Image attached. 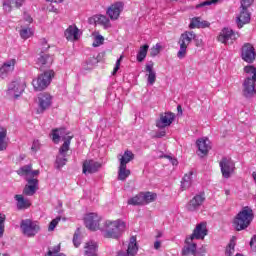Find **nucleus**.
<instances>
[{
	"mask_svg": "<svg viewBox=\"0 0 256 256\" xmlns=\"http://www.w3.org/2000/svg\"><path fill=\"white\" fill-rule=\"evenodd\" d=\"M28 184L23 189V195L33 197L39 190V180L37 178H30L27 180Z\"/></svg>",
	"mask_w": 256,
	"mask_h": 256,
	"instance_id": "18",
	"label": "nucleus"
},
{
	"mask_svg": "<svg viewBox=\"0 0 256 256\" xmlns=\"http://www.w3.org/2000/svg\"><path fill=\"white\" fill-rule=\"evenodd\" d=\"M98 63L99 60L95 56L90 57L87 61L88 69H93Z\"/></svg>",
	"mask_w": 256,
	"mask_h": 256,
	"instance_id": "44",
	"label": "nucleus"
},
{
	"mask_svg": "<svg viewBox=\"0 0 256 256\" xmlns=\"http://www.w3.org/2000/svg\"><path fill=\"white\" fill-rule=\"evenodd\" d=\"M90 21H94L95 25H102L105 29H109V27H111V21L103 14L94 15Z\"/></svg>",
	"mask_w": 256,
	"mask_h": 256,
	"instance_id": "25",
	"label": "nucleus"
},
{
	"mask_svg": "<svg viewBox=\"0 0 256 256\" xmlns=\"http://www.w3.org/2000/svg\"><path fill=\"white\" fill-rule=\"evenodd\" d=\"M154 63L150 62L149 64L145 65V71L148 72L147 77H148V83L150 85H154L155 81H157V73H155V70L153 69Z\"/></svg>",
	"mask_w": 256,
	"mask_h": 256,
	"instance_id": "30",
	"label": "nucleus"
},
{
	"mask_svg": "<svg viewBox=\"0 0 256 256\" xmlns=\"http://www.w3.org/2000/svg\"><path fill=\"white\" fill-rule=\"evenodd\" d=\"M236 39L237 34H235V32L229 28L222 29L218 36V41L220 43H224V45H231Z\"/></svg>",
	"mask_w": 256,
	"mask_h": 256,
	"instance_id": "14",
	"label": "nucleus"
},
{
	"mask_svg": "<svg viewBox=\"0 0 256 256\" xmlns=\"http://www.w3.org/2000/svg\"><path fill=\"white\" fill-rule=\"evenodd\" d=\"M21 7L20 3L17 0H4L3 10L6 13H11L13 9H19Z\"/></svg>",
	"mask_w": 256,
	"mask_h": 256,
	"instance_id": "33",
	"label": "nucleus"
},
{
	"mask_svg": "<svg viewBox=\"0 0 256 256\" xmlns=\"http://www.w3.org/2000/svg\"><path fill=\"white\" fill-rule=\"evenodd\" d=\"M142 199L144 205H148V203H153L157 199V194L153 192H142Z\"/></svg>",
	"mask_w": 256,
	"mask_h": 256,
	"instance_id": "37",
	"label": "nucleus"
},
{
	"mask_svg": "<svg viewBox=\"0 0 256 256\" xmlns=\"http://www.w3.org/2000/svg\"><path fill=\"white\" fill-rule=\"evenodd\" d=\"M175 121V114L173 112H165L160 114V118L156 120V127L158 129H165V127H170Z\"/></svg>",
	"mask_w": 256,
	"mask_h": 256,
	"instance_id": "12",
	"label": "nucleus"
},
{
	"mask_svg": "<svg viewBox=\"0 0 256 256\" xmlns=\"http://www.w3.org/2000/svg\"><path fill=\"white\" fill-rule=\"evenodd\" d=\"M52 99L53 97L49 93L40 94V96L38 97L39 109L37 110V113H44L45 111H47V109L51 107Z\"/></svg>",
	"mask_w": 256,
	"mask_h": 256,
	"instance_id": "17",
	"label": "nucleus"
},
{
	"mask_svg": "<svg viewBox=\"0 0 256 256\" xmlns=\"http://www.w3.org/2000/svg\"><path fill=\"white\" fill-rule=\"evenodd\" d=\"M222 177L229 179L235 172V163L231 159L222 158L219 162Z\"/></svg>",
	"mask_w": 256,
	"mask_h": 256,
	"instance_id": "9",
	"label": "nucleus"
},
{
	"mask_svg": "<svg viewBox=\"0 0 256 256\" xmlns=\"http://www.w3.org/2000/svg\"><path fill=\"white\" fill-rule=\"evenodd\" d=\"M33 170V165H25L17 170V174L20 176H27L31 174V171Z\"/></svg>",
	"mask_w": 256,
	"mask_h": 256,
	"instance_id": "39",
	"label": "nucleus"
},
{
	"mask_svg": "<svg viewBox=\"0 0 256 256\" xmlns=\"http://www.w3.org/2000/svg\"><path fill=\"white\" fill-rule=\"evenodd\" d=\"M17 63L16 59H11L5 62L0 67V78L3 79L4 77H7L9 73H12V71H15V64Z\"/></svg>",
	"mask_w": 256,
	"mask_h": 256,
	"instance_id": "21",
	"label": "nucleus"
},
{
	"mask_svg": "<svg viewBox=\"0 0 256 256\" xmlns=\"http://www.w3.org/2000/svg\"><path fill=\"white\" fill-rule=\"evenodd\" d=\"M244 73L250 77V79L256 81V68L253 65L244 67Z\"/></svg>",
	"mask_w": 256,
	"mask_h": 256,
	"instance_id": "38",
	"label": "nucleus"
},
{
	"mask_svg": "<svg viewBox=\"0 0 256 256\" xmlns=\"http://www.w3.org/2000/svg\"><path fill=\"white\" fill-rule=\"evenodd\" d=\"M251 21V13H249V10H240V15L237 17V25L239 29L243 28L244 25H247V23H250Z\"/></svg>",
	"mask_w": 256,
	"mask_h": 256,
	"instance_id": "26",
	"label": "nucleus"
},
{
	"mask_svg": "<svg viewBox=\"0 0 256 256\" xmlns=\"http://www.w3.org/2000/svg\"><path fill=\"white\" fill-rule=\"evenodd\" d=\"M39 170H34V171H30V177H37V175H39Z\"/></svg>",
	"mask_w": 256,
	"mask_h": 256,
	"instance_id": "57",
	"label": "nucleus"
},
{
	"mask_svg": "<svg viewBox=\"0 0 256 256\" xmlns=\"http://www.w3.org/2000/svg\"><path fill=\"white\" fill-rule=\"evenodd\" d=\"M25 21H27L28 23H33V18H31V16L27 15L25 17Z\"/></svg>",
	"mask_w": 256,
	"mask_h": 256,
	"instance_id": "60",
	"label": "nucleus"
},
{
	"mask_svg": "<svg viewBox=\"0 0 256 256\" xmlns=\"http://www.w3.org/2000/svg\"><path fill=\"white\" fill-rule=\"evenodd\" d=\"M254 0H241V9L248 10L251 5H253Z\"/></svg>",
	"mask_w": 256,
	"mask_h": 256,
	"instance_id": "47",
	"label": "nucleus"
},
{
	"mask_svg": "<svg viewBox=\"0 0 256 256\" xmlns=\"http://www.w3.org/2000/svg\"><path fill=\"white\" fill-rule=\"evenodd\" d=\"M53 77H55V71L48 70L44 73L40 74L37 79L32 81V85L35 91H43L51 85V81H53Z\"/></svg>",
	"mask_w": 256,
	"mask_h": 256,
	"instance_id": "5",
	"label": "nucleus"
},
{
	"mask_svg": "<svg viewBox=\"0 0 256 256\" xmlns=\"http://www.w3.org/2000/svg\"><path fill=\"white\" fill-rule=\"evenodd\" d=\"M195 37H197V35L193 31H185L180 35L178 41V45H180V49L177 53L178 59H185V57H187V47H189Z\"/></svg>",
	"mask_w": 256,
	"mask_h": 256,
	"instance_id": "4",
	"label": "nucleus"
},
{
	"mask_svg": "<svg viewBox=\"0 0 256 256\" xmlns=\"http://www.w3.org/2000/svg\"><path fill=\"white\" fill-rule=\"evenodd\" d=\"M33 31H31V28H24L20 30V37L22 39H29V37H32Z\"/></svg>",
	"mask_w": 256,
	"mask_h": 256,
	"instance_id": "42",
	"label": "nucleus"
},
{
	"mask_svg": "<svg viewBox=\"0 0 256 256\" xmlns=\"http://www.w3.org/2000/svg\"><path fill=\"white\" fill-rule=\"evenodd\" d=\"M235 254V242L231 241L226 247V256H233Z\"/></svg>",
	"mask_w": 256,
	"mask_h": 256,
	"instance_id": "43",
	"label": "nucleus"
},
{
	"mask_svg": "<svg viewBox=\"0 0 256 256\" xmlns=\"http://www.w3.org/2000/svg\"><path fill=\"white\" fill-rule=\"evenodd\" d=\"M209 230H207V222H201L196 225L193 233L187 237V241H193V239H205Z\"/></svg>",
	"mask_w": 256,
	"mask_h": 256,
	"instance_id": "10",
	"label": "nucleus"
},
{
	"mask_svg": "<svg viewBox=\"0 0 256 256\" xmlns=\"http://www.w3.org/2000/svg\"><path fill=\"white\" fill-rule=\"evenodd\" d=\"M99 223H101V216L97 213H88L84 216V225L90 231H98V229H100ZM126 227L127 224L121 219L114 221L107 220L101 228V231H103V237L105 239H119Z\"/></svg>",
	"mask_w": 256,
	"mask_h": 256,
	"instance_id": "1",
	"label": "nucleus"
},
{
	"mask_svg": "<svg viewBox=\"0 0 256 256\" xmlns=\"http://www.w3.org/2000/svg\"><path fill=\"white\" fill-rule=\"evenodd\" d=\"M205 194L204 192L200 193V194H196L188 203L187 205V209L188 211H198L201 207V205H203V203H205Z\"/></svg>",
	"mask_w": 256,
	"mask_h": 256,
	"instance_id": "16",
	"label": "nucleus"
},
{
	"mask_svg": "<svg viewBox=\"0 0 256 256\" xmlns=\"http://www.w3.org/2000/svg\"><path fill=\"white\" fill-rule=\"evenodd\" d=\"M217 0H207V1H204L198 5H196V9H199L201 7H207V5H213V3H216Z\"/></svg>",
	"mask_w": 256,
	"mask_h": 256,
	"instance_id": "50",
	"label": "nucleus"
},
{
	"mask_svg": "<svg viewBox=\"0 0 256 256\" xmlns=\"http://www.w3.org/2000/svg\"><path fill=\"white\" fill-rule=\"evenodd\" d=\"M20 229L26 237H35L36 233H39L41 227L37 222H33L31 219H25L21 221Z\"/></svg>",
	"mask_w": 256,
	"mask_h": 256,
	"instance_id": "7",
	"label": "nucleus"
},
{
	"mask_svg": "<svg viewBox=\"0 0 256 256\" xmlns=\"http://www.w3.org/2000/svg\"><path fill=\"white\" fill-rule=\"evenodd\" d=\"M177 111H178V113H183V108L181 107V105H178L177 106Z\"/></svg>",
	"mask_w": 256,
	"mask_h": 256,
	"instance_id": "62",
	"label": "nucleus"
},
{
	"mask_svg": "<svg viewBox=\"0 0 256 256\" xmlns=\"http://www.w3.org/2000/svg\"><path fill=\"white\" fill-rule=\"evenodd\" d=\"M139 246H137V237L131 236L128 244L127 252L118 251L117 256H137Z\"/></svg>",
	"mask_w": 256,
	"mask_h": 256,
	"instance_id": "15",
	"label": "nucleus"
},
{
	"mask_svg": "<svg viewBox=\"0 0 256 256\" xmlns=\"http://www.w3.org/2000/svg\"><path fill=\"white\" fill-rule=\"evenodd\" d=\"M50 3H63L65 0H47Z\"/></svg>",
	"mask_w": 256,
	"mask_h": 256,
	"instance_id": "61",
	"label": "nucleus"
},
{
	"mask_svg": "<svg viewBox=\"0 0 256 256\" xmlns=\"http://www.w3.org/2000/svg\"><path fill=\"white\" fill-rule=\"evenodd\" d=\"M241 58L246 63H253L256 59L255 47L251 43H245L242 47Z\"/></svg>",
	"mask_w": 256,
	"mask_h": 256,
	"instance_id": "13",
	"label": "nucleus"
},
{
	"mask_svg": "<svg viewBox=\"0 0 256 256\" xmlns=\"http://www.w3.org/2000/svg\"><path fill=\"white\" fill-rule=\"evenodd\" d=\"M99 249V245L97 242L93 240H89L85 243L84 246V255L85 256H98L97 251Z\"/></svg>",
	"mask_w": 256,
	"mask_h": 256,
	"instance_id": "23",
	"label": "nucleus"
},
{
	"mask_svg": "<svg viewBox=\"0 0 256 256\" xmlns=\"http://www.w3.org/2000/svg\"><path fill=\"white\" fill-rule=\"evenodd\" d=\"M7 128L0 126V151L7 149Z\"/></svg>",
	"mask_w": 256,
	"mask_h": 256,
	"instance_id": "35",
	"label": "nucleus"
},
{
	"mask_svg": "<svg viewBox=\"0 0 256 256\" xmlns=\"http://www.w3.org/2000/svg\"><path fill=\"white\" fill-rule=\"evenodd\" d=\"M225 195L226 197H229V195H231V190L225 189Z\"/></svg>",
	"mask_w": 256,
	"mask_h": 256,
	"instance_id": "63",
	"label": "nucleus"
},
{
	"mask_svg": "<svg viewBox=\"0 0 256 256\" xmlns=\"http://www.w3.org/2000/svg\"><path fill=\"white\" fill-rule=\"evenodd\" d=\"M67 41H77L79 39V28L76 26H69L65 31Z\"/></svg>",
	"mask_w": 256,
	"mask_h": 256,
	"instance_id": "29",
	"label": "nucleus"
},
{
	"mask_svg": "<svg viewBox=\"0 0 256 256\" xmlns=\"http://www.w3.org/2000/svg\"><path fill=\"white\" fill-rule=\"evenodd\" d=\"M73 243H74L75 247H79L81 245V241H79V235L78 234H74Z\"/></svg>",
	"mask_w": 256,
	"mask_h": 256,
	"instance_id": "52",
	"label": "nucleus"
},
{
	"mask_svg": "<svg viewBox=\"0 0 256 256\" xmlns=\"http://www.w3.org/2000/svg\"><path fill=\"white\" fill-rule=\"evenodd\" d=\"M5 233V215L0 213V237Z\"/></svg>",
	"mask_w": 256,
	"mask_h": 256,
	"instance_id": "46",
	"label": "nucleus"
},
{
	"mask_svg": "<svg viewBox=\"0 0 256 256\" xmlns=\"http://www.w3.org/2000/svg\"><path fill=\"white\" fill-rule=\"evenodd\" d=\"M105 38L102 35L95 36V43L93 44L94 47H99V45H103Z\"/></svg>",
	"mask_w": 256,
	"mask_h": 256,
	"instance_id": "48",
	"label": "nucleus"
},
{
	"mask_svg": "<svg viewBox=\"0 0 256 256\" xmlns=\"http://www.w3.org/2000/svg\"><path fill=\"white\" fill-rule=\"evenodd\" d=\"M121 61H123V55L120 56V59L116 61V65L112 71V75H117V71H119L121 67Z\"/></svg>",
	"mask_w": 256,
	"mask_h": 256,
	"instance_id": "49",
	"label": "nucleus"
},
{
	"mask_svg": "<svg viewBox=\"0 0 256 256\" xmlns=\"http://www.w3.org/2000/svg\"><path fill=\"white\" fill-rule=\"evenodd\" d=\"M166 132L165 131H161L159 133L156 134V137H158V139H160L161 137H165Z\"/></svg>",
	"mask_w": 256,
	"mask_h": 256,
	"instance_id": "58",
	"label": "nucleus"
},
{
	"mask_svg": "<svg viewBox=\"0 0 256 256\" xmlns=\"http://www.w3.org/2000/svg\"><path fill=\"white\" fill-rule=\"evenodd\" d=\"M117 158L120 163L118 167V180L125 181L131 175V170L127 169V163H131L135 159V154L131 150H126L123 155L119 154Z\"/></svg>",
	"mask_w": 256,
	"mask_h": 256,
	"instance_id": "3",
	"label": "nucleus"
},
{
	"mask_svg": "<svg viewBox=\"0 0 256 256\" xmlns=\"http://www.w3.org/2000/svg\"><path fill=\"white\" fill-rule=\"evenodd\" d=\"M121 11H123V3L116 2L107 9L106 14L111 21H117V19H119V15H121Z\"/></svg>",
	"mask_w": 256,
	"mask_h": 256,
	"instance_id": "19",
	"label": "nucleus"
},
{
	"mask_svg": "<svg viewBox=\"0 0 256 256\" xmlns=\"http://www.w3.org/2000/svg\"><path fill=\"white\" fill-rule=\"evenodd\" d=\"M63 129H54V130H52V134H51V136H52V141L54 142V143H59V141H60V139H61V135H63Z\"/></svg>",
	"mask_w": 256,
	"mask_h": 256,
	"instance_id": "40",
	"label": "nucleus"
},
{
	"mask_svg": "<svg viewBox=\"0 0 256 256\" xmlns=\"http://www.w3.org/2000/svg\"><path fill=\"white\" fill-rule=\"evenodd\" d=\"M196 253H201V255H205V253H207V248H205V246H202L200 249H199V251L198 252H196Z\"/></svg>",
	"mask_w": 256,
	"mask_h": 256,
	"instance_id": "56",
	"label": "nucleus"
},
{
	"mask_svg": "<svg viewBox=\"0 0 256 256\" xmlns=\"http://www.w3.org/2000/svg\"><path fill=\"white\" fill-rule=\"evenodd\" d=\"M167 159H170L172 165H179V161H177V159L172 158L171 156H166Z\"/></svg>",
	"mask_w": 256,
	"mask_h": 256,
	"instance_id": "55",
	"label": "nucleus"
},
{
	"mask_svg": "<svg viewBox=\"0 0 256 256\" xmlns=\"http://www.w3.org/2000/svg\"><path fill=\"white\" fill-rule=\"evenodd\" d=\"M193 175H195V172L193 171L184 174V177L181 180L182 191H187V189H190L191 185H193Z\"/></svg>",
	"mask_w": 256,
	"mask_h": 256,
	"instance_id": "28",
	"label": "nucleus"
},
{
	"mask_svg": "<svg viewBox=\"0 0 256 256\" xmlns=\"http://www.w3.org/2000/svg\"><path fill=\"white\" fill-rule=\"evenodd\" d=\"M250 247L252 251H256V235L251 238Z\"/></svg>",
	"mask_w": 256,
	"mask_h": 256,
	"instance_id": "51",
	"label": "nucleus"
},
{
	"mask_svg": "<svg viewBox=\"0 0 256 256\" xmlns=\"http://www.w3.org/2000/svg\"><path fill=\"white\" fill-rule=\"evenodd\" d=\"M14 199L17 201V209L20 211L23 209H29V207H31V202H29L28 199H25L21 194H16Z\"/></svg>",
	"mask_w": 256,
	"mask_h": 256,
	"instance_id": "31",
	"label": "nucleus"
},
{
	"mask_svg": "<svg viewBox=\"0 0 256 256\" xmlns=\"http://www.w3.org/2000/svg\"><path fill=\"white\" fill-rule=\"evenodd\" d=\"M196 145L198 147L199 157H205V155L209 153V149H211V146L209 145V139H198Z\"/></svg>",
	"mask_w": 256,
	"mask_h": 256,
	"instance_id": "22",
	"label": "nucleus"
},
{
	"mask_svg": "<svg viewBox=\"0 0 256 256\" xmlns=\"http://www.w3.org/2000/svg\"><path fill=\"white\" fill-rule=\"evenodd\" d=\"M127 204L128 205H134V206L144 205V202H143V192H140L136 196L128 199Z\"/></svg>",
	"mask_w": 256,
	"mask_h": 256,
	"instance_id": "36",
	"label": "nucleus"
},
{
	"mask_svg": "<svg viewBox=\"0 0 256 256\" xmlns=\"http://www.w3.org/2000/svg\"><path fill=\"white\" fill-rule=\"evenodd\" d=\"M255 82L256 80L251 79V77H247L244 80V83H243L244 97H253V95H256Z\"/></svg>",
	"mask_w": 256,
	"mask_h": 256,
	"instance_id": "20",
	"label": "nucleus"
},
{
	"mask_svg": "<svg viewBox=\"0 0 256 256\" xmlns=\"http://www.w3.org/2000/svg\"><path fill=\"white\" fill-rule=\"evenodd\" d=\"M154 249H156V250L161 249V241L160 240H156L154 242Z\"/></svg>",
	"mask_w": 256,
	"mask_h": 256,
	"instance_id": "54",
	"label": "nucleus"
},
{
	"mask_svg": "<svg viewBox=\"0 0 256 256\" xmlns=\"http://www.w3.org/2000/svg\"><path fill=\"white\" fill-rule=\"evenodd\" d=\"M25 82H21L20 80L12 81L8 85L7 95H9L12 99H17L23 92L25 91Z\"/></svg>",
	"mask_w": 256,
	"mask_h": 256,
	"instance_id": "8",
	"label": "nucleus"
},
{
	"mask_svg": "<svg viewBox=\"0 0 256 256\" xmlns=\"http://www.w3.org/2000/svg\"><path fill=\"white\" fill-rule=\"evenodd\" d=\"M101 167L102 164L100 162L93 159H88L83 162L82 173L84 175H93V173H97Z\"/></svg>",
	"mask_w": 256,
	"mask_h": 256,
	"instance_id": "11",
	"label": "nucleus"
},
{
	"mask_svg": "<svg viewBox=\"0 0 256 256\" xmlns=\"http://www.w3.org/2000/svg\"><path fill=\"white\" fill-rule=\"evenodd\" d=\"M149 51V44H145L140 47L136 59L138 63H143L145 61V57H147V53Z\"/></svg>",
	"mask_w": 256,
	"mask_h": 256,
	"instance_id": "34",
	"label": "nucleus"
},
{
	"mask_svg": "<svg viewBox=\"0 0 256 256\" xmlns=\"http://www.w3.org/2000/svg\"><path fill=\"white\" fill-rule=\"evenodd\" d=\"M40 43L42 45V49H49V44H47V39L45 38L41 39Z\"/></svg>",
	"mask_w": 256,
	"mask_h": 256,
	"instance_id": "53",
	"label": "nucleus"
},
{
	"mask_svg": "<svg viewBox=\"0 0 256 256\" xmlns=\"http://www.w3.org/2000/svg\"><path fill=\"white\" fill-rule=\"evenodd\" d=\"M161 49H163V46L161 44L157 43L150 49V56L151 57H157L161 53Z\"/></svg>",
	"mask_w": 256,
	"mask_h": 256,
	"instance_id": "41",
	"label": "nucleus"
},
{
	"mask_svg": "<svg viewBox=\"0 0 256 256\" xmlns=\"http://www.w3.org/2000/svg\"><path fill=\"white\" fill-rule=\"evenodd\" d=\"M194 256H203V254H201V252H196Z\"/></svg>",
	"mask_w": 256,
	"mask_h": 256,
	"instance_id": "64",
	"label": "nucleus"
},
{
	"mask_svg": "<svg viewBox=\"0 0 256 256\" xmlns=\"http://www.w3.org/2000/svg\"><path fill=\"white\" fill-rule=\"evenodd\" d=\"M72 136L63 137L64 143L59 148V154L56 158V167L57 169H61L64 165H67V153H69L70 145H71Z\"/></svg>",
	"mask_w": 256,
	"mask_h": 256,
	"instance_id": "6",
	"label": "nucleus"
},
{
	"mask_svg": "<svg viewBox=\"0 0 256 256\" xmlns=\"http://www.w3.org/2000/svg\"><path fill=\"white\" fill-rule=\"evenodd\" d=\"M59 221H61V217L53 219L49 224L48 231H55V227L59 225Z\"/></svg>",
	"mask_w": 256,
	"mask_h": 256,
	"instance_id": "45",
	"label": "nucleus"
},
{
	"mask_svg": "<svg viewBox=\"0 0 256 256\" xmlns=\"http://www.w3.org/2000/svg\"><path fill=\"white\" fill-rule=\"evenodd\" d=\"M186 246L182 249V255L188 256V255H194L197 253V244L193 243V240L187 241V237L185 239Z\"/></svg>",
	"mask_w": 256,
	"mask_h": 256,
	"instance_id": "27",
	"label": "nucleus"
},
{
	"mask_svg": "<svg viewBox=\"0 0 256 256\" xmlns=\"http://www.w3.org/2000/svg\"><path fill=\"white\" fill-rule=\"evenodd\" d=\"M38 65H40V69L51 67V65H53V56H50L49 54H42L38 58Z\"/></svg>",
	"mask_w": 256,
	"mask_h": 256,
	"instance_id": "32",
	"label": "nucleus"
},
{
	"mask_svg": "<svg viewBox=\"0 0 256 256\" xmlns=\"http://www.w3.org/2000/svg\"><path fill=\"white\" fill-rule=\"evenodd\" d=\"M254 217L253 209L249 206L243 207L233 220L234 229H236V231H245V229L251 225Z\"/></svg>",
	"mask_w": 256,
	"mask_h": 256,
	"instance_id": "2",
	"label": "nucleus"
},
{
	"mask_svg": "<svg viewBox=\"0 0 256 256\" xmlns=\"http://www.w3.org/2000/svg\"><path fill=\"white\" fill-rule=\"evenodd\" d=\"M211 23L206 20L201 19V17H194L191 19L189 28L190 29H207Z\"/></svg>",
	"mask_w": 256,
	"mask_h": 256,
	"instance_id": "24",
	"label": "nucleus"
},
{
	"mask_svg": "<svg viewBox=\"0 0 256 256\" xmlns=\"http://www.w3.org/2000/svg\"><path fill=\"white\" fill-rule=\"evenodd\" d=\"M50 13H59V9L55 8V6H52L51 9H49Z\"/></svg>",
	"mask_w": 256,
	"mask_h": 256,
	"instance_id": "59",
	"label": "nucleus"
}]
</instances>
